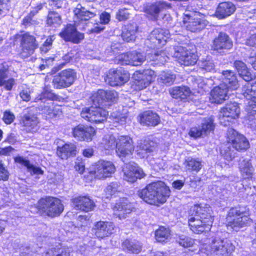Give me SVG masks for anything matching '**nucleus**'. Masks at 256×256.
Wrapping results in <instances>:
<instances>
[{
  "mask_svg": "<svg viewBox=\"0 0 256 256\" xmlns=\"http://www.w3.org/2000/svg\"><path fill=\"white\" fill-rule=\"evenodd\" d=\"M210 207L205 204L194 205L190 210L188 224L193 232L200 234L210 230L214 221Z\"/></svg>",
  "mask_w": 256,
  "mask_h": 256,
  "instance_id": "obj_1",
  "label": "nucleus"
},
{
  "mask_svg": "<svg viewBox=\"0 0 256 256\" xmlns=\"http://www.w3.org/2000/svg\"><path fill=\"white\" fill-rule=\"evenodd\" d=\"M170 194L169 188L162 181L152 182L138 192V196L145 202L156 206L164 203Z\"/></svg>",
  "mask_w": 256,
  "mask_h": 256,
  "instance_id": "obj_2",
  "label": "nucleus"
},
{
  "mask_svg": "<svg viewBox=\"0 0 256 256\" xmlns=\"http://www.w3.org/2000/svg\"><path fill=\"white\" fill-rule=\"evenodd\" d=\"M234 250V246L227 239L212 237L200 249L202 256H228Z\"/></svg>",
  "mask_w": 256,
  "mask_h": 256,
  "instance_id": "obj_3",
  "label": "nucleus"
},
{
  "mask_svg": "<svg viewBox=\"0 0 256 256\" xmlns=\"http://www.w3.org/2000/svg\"><path fill=\"white\" fill-rule=\"evenodd\" d=\"M250 210L246 206H238L230 209L228 218L227 227L236 232L248 226L252 223L250 217Z\"/></svg>",
  "mask_w": 256,
  "mask_h": 256,
  "instance_id": "obj_4",
  "label": "nucleus"
},
{
  "mask_svg": "<svg viewBox=\"0 0 256 256\" xmlns=\"http://www.w3.org/2000/svg\"><path fill=\"white\" fill-rule=\"evenodd\" d=\"M38 210L51 217L59 216L64 210L61 200L54 197L40 199L38 202Z\"/></svg>",
  "mask_w": 256,
  "mask_h": 256,
  "instance_id": "obj_5",
  "label": "nucleus"
},
{
  "mask_svg": "<svg viewBox=\"0 0 256 256\" xmlns=\"http://www.w3.org/2000/svg\"><path fill=\"white\" fill-rule=\"evenodd\" d=\"M172 52V56L182 65L186 66H193L198 60V56L194 52L182 46H177L174 48Z\"/></svg>",
  "mask_w": 256,
  "mask_h": 256,
  "instance_id": "obj_6",
  "label": "nucleus"
},
{
  "mask_svg": "<svg viewBox=\"0 0 256 256\" xmlns=\"http://www.w3.org/2000/svg\"><path fill=\"white\" fill-rule=\"evenodd\" d=\"M116 171V168L110 161L100 160L90 168V173L99 180L110 177Z\"/></svg>",
  "mask_w": 256,
  "mask_h": 256,
  "instance_id": "obj_7",
  "label": "nucleus"
},
{
  "mask_svg": "<svg viewBox=\"0 0 256 256\" xmlns=\"http://www.w3.org/2000/svg\"><path fill=\"white\" fill-rule=\"evenodd\" d=\"M240 108L238 104L236 102L227 104L221 109L220 114V122L221 124L226 126L233 120L238 117Z\"/></svg>",
  "mask_w": 256,
  "mask_h": 256,
  "instance_id": "obj_8",
  "label": "nucleus"
},
{
  "mask_svg": "<svg viewBox=\"0 0 256 256\" xmlns=\"http://www.w3.org/2000/svg\"><path fill=\"white\" fill-rule=\"evenodd\" d=\"M81 116L88 122L93 123H101L106 120L108 112L100 106L83 108Z\"/></svg>",
  "mask_w": 256,
  "mask_h": 256,
  "instance_id": "obj_9",
  "label": "nucleus"
},
{
  "mask_svg": "<svg viewBox=\"0 0 256 256\" xmlns=\"http://www.w3.org/2000/svg\"><path fill=\"white\" fill-rule=\"evenodd\" d=\"M134 150L132 138L128 136H118L116 142V152L123 160L124 158H130Z\"/></svg>",
  "mask_w": 256,
  "mask_h": 256,
  "instance_id": "obj_10",
  "label": "nucleus"
},
{
  "mask_svg": "<svg viewBox=\"0 0 256 256\" xmlns=\"http://www.w3.org/2000/svg\"><path fill=\"white\" fill-rule=\"evenodd\" d=\"M199 14L196 12L184 14L183 22L186 29L192 32H196L203 29L206 25V21L199 18Z\"/></svg>",
  "mask_w": 256,
  "mask_h": 256,
  "instance_id": "obj_11",
  "label": "nucleus"
},
{
  "mask_svg": "<svg viewBox=\"0 0 256 256\" xmlns=\"http://www.w3.org/2000/svg\"><path fill=\"white\" fill-rule=\"evenodd\" d=\"M76 72L72 69H67L62 71L56 75L52 83L56 88H64L71 86L76 79Z\"/></svg>",
  "mask_w": 256,
  "mask_h": 256,
  "instance_id": "obj_12",
  "label": "nucleus"
},
{
  "mask_svg": "<svg viewBox=\"0 0 256 256\" xmlns=\"http://www.w3.org/2000/svg\"><path fill=\"white\" fill-rule=\"evenodd\" d=\"M170 8V4L162 0L146 4L144 6V12L148 18L156 20L160 12Z\"/></svg>",
  "mask_w": 256,
  "mask_h": 256,
  "instance_id": "obj_13",
  "label": "nucleus"
},
{
  "mask_svg": "<svg viewBox=\"0 0 256 256\" xmlns=\"http://www.w3.org/2000/svg\"><path fill=\"white\" fill-rule=\"evenodd\" d=\"M38 47L36 38L28 33L21 36L20 55L21 58H26L31 56Z\"/></svg>",
  "mask_w": 256,
  "mask_h": 256,
  "instance_id": "obj_14",
  "label": "nucleus"
},
{
  "mask_svg": "<svg viewBox=\"0 0 256 256\" xmlns=\"http://www.w3.org/2000/svg\"><path fill=\"white\" fill-rule=\"evenodd\" d=\"M155 72L150 69L136 71L132 76L134 83L138 90L147 87L156 78Z\"/></svg>",
  "mask_w": 256,
  "mask_h": 256,
  "instance_id": "obj_15",
  "label": "nucleus"
},
{
  "mask_svg": "<svg viewBox=\"0 0 256 256\" xmlns=\"http://www.w3.org/2000/svg\"><path fill=\"white\" fill-rule=\"evenodd\" d=\"M242 94L248 100L247 110L253 116L256 112V83L246 84L242 88Z\"/></svg>",
  "mask_w": 256,
  "mask_h": 256,
  "instance_id": "obj_16",
  "label": "nucleus"
},
{
  "mask_svg": "<svg viewBox=\"0 0 256 256\" xmlns=\"http://www.w3.org/2000/svg\"><path fill=\"white\" fill-rule=\"evenodd\" d=\"M227 142L230 144L233 148L238 151L246 150L249 146L248 142L246 138L232 128L228 130Z\"/></svg>",
  "mask_w": 256,
  "mask_h": 256,
  "instance_id": "obj_17",
  "label": "nucleus"
},
{
  "mask_svg": "<svg viewBox=\"0 0 256 256\" xmlns=\"http://www.w3.org/2000/svg\"><path fill=\"white\" fill-rule=\"evenodd\" d=\"M130 78L128 72L122 69H110L106 78V81L111 86H120L126 82Z\"/></svg>",
  "mask_w": 256,
  "mask_h": 256,
  "instance_id": "obj_18",
  "label": "nucleus"
},
{
  "mask_svg": "<svg viewBox=\"0 0 256 256\" xmlns=\"http://www.w3.org/2000/svg\"><path fill=\"white\" fill-rule=\"evenodd\" d=\"M170 36L168 30L156 28L149 35L146 41V44L150 48L157 46L158 45H164L166 43L167 39Z\"/></svg>",
  "mask_w": 256,
  "mask_h": 256,
  "instance_id": "obj_19",
  "label": "nucleus"
},
{
  "mask_svg": "<svg viewBox=\"0 0 256 256\" xmlns=\"http://www.w3.org/2000/svg\"><path fill=\"white\" fill-rule=\"evenodd\" d=\"M124 179L128 182L133 183L137 179H140L145 176L143 170L134 163L126 164L123 168Z\"/></svg>",
  "mask_w": 256,
  "mask_h": 256,
  "instance_id": "obj_20",
  "label": "nucleus"
},
{
  "mask_svg": "<svg viewBox=\"0 0 256 256\" xmlns=\"http://www.w3.org/2000/svg\"><path fill=\"white\" fill-rule=\"evenodd\" d=\"M157 144L148 140H140L138 142L136 152L140 158H144L153 154L157 151Z\"/></svg>",
  "mask_w": 256,
  "mask_h": 256,
  "instance_id": "obj_21",
  "label": "nucleus"
},
{
  "mask_svg": "<svg viewBox=\"0 0 256 256\" xmlns=\"http://www.w3.org/2000/svg\"><path fill=\"white\" fill-rule=\"evenodd\" d=\"M72 134L78 140L89 142L95 134V130L92 126L78 124L73 128Z\"/></svg>",
  "mask_w": 256,
  "mask_h": 256,
  "instance_id": "obj_22",
  "label": "nucleus"
},
{
  "mask_svg": "<svg viewBox=\"0 0 256 256\" xmlns=\"http://www.w3.org/2000/svg\"><path fill=\"white\" fill-rule=\"evenodd\" d=\"M119 60L124 64H130L133 66H140L146 60V56L140 52L134 51L120 55Z\"/></svg>",
  "mask_w": 256,
  "mask_h": 256,
  "instance_id": "obj_23",
  "label": "nucleus"
},
{
  "mask_svg": "<svg viewBox=\"0 0 256 256\" xmlns=\"http://www.w3.org/2000/svg\"><path fill=\"white\" fill-rule=\"evenodd\" d=\"M232 46V42L226 33L220 32L218 36L214 40L212 49L222 53L224 50L231 49Z\"/></svg>",
  "mask_w": 256,
  "mask_h": 256,
  "instance_id": "obj_24",
  "label": "nucleus"
},
{
  "mask_svg": "<svg viewBox=\"0 0 256 256\" xmlns=\"http://www.w3.org/2000/svg\"><path fill=\"white\" fill-rule=\"evenodd\" d=\"M114 227L112 222L99 221L95 224L92 231L98 238H103L113 232Z\"/></svg>",
  "mask_w": 256,
  "mask_h": 256,
  "instance_id": "obj_25",
  "label": "nucleus"
},
{
  "mask_svg": "<svg viewBox=\"0 0 256 256\" xmlns=\"http://www.w3.org/2000/svg\"><path fill=\"white\" fill-rule=\"evenodd\" d=\"M231 91L232 90L220 84L212 90L210 100L212 103L221 104L228 98L229 92Z\"/></svg>",
  "mask_w": 256,
  "mask_h": 256,
  "instance_id": "obj_26",
  "label": "nucleus"
},
{
  "mask_svg": "<svg viewBox=\"0 0 256 256\" xmlns=\"http://www.w3.org/2000/svg\"><path fill=\"white\" fill-rule=\"evenodd\" d=\"M134 210V204L124 200L116 204L113 208L114 216L116 218H118L119 220L126 218L128 214Z\"/></svg>",
  "mask_w": 256,
  "mask_h": 256,
  "instance_id": "obj_27",
  "label": "nucleus"
},
{
  "mask_svg": "<svg viewBox=\"0 0 256 256\" xmlns=\"http://www.w3.org/2000/svg\"><path fill=\"white\" fill-rule=\"evenodd\" d=\"M61 38L66 41H70L78 44L84 39L82 34L78 32L74 26L68 24L64 30L60 33Z\"/></svg>",
  "mask_w": 256,
  "mask_h": 256,
  "instance_id": "obj_28",
  "label": "nucleus"
},
{
  "mask_svg": "<svg viewBox=\"0 0 256 256\" xmlns=\"http://www.w3.org/2000/svg\"><path fill=\"white\" fill-rule=\"evenodd\" d=\"M72 206L76 210L88 212L92 211L95 207L92 200L87 196H80L72 200Z\"/></svg>",
  "mask_w": 256,
  "mask_h": 256,
  "instance_id": "obj_29",
  "label": "nucleus"
},
{
  "mask_svg": "<svg viewBox=\"0 0 256 256\" xmlns=\"http://www.w3.org/2000/svg\"><path fill=\"white\" fill-rule=\"evenodd\" d=\"M221 78V84L231 90H235L240 86L236 74L231 70H224L222 73Z\"/></svg>",
  "mask_w": 256,
  "mask_h": 256,
  "instance_id": "obj_30",
  "label": "nucleus"
},
{
  "mask_svg": "<svg viewBox=\"0 0 256 256\" xmlns=\"http://www.w3.org/2000/svg\"><path fill=\"white\" fill-rule=\"evenodd\" d=\"M140 122L144 126H154L160 122V118L156 113L148 110L140 115Z\"/></svg>",
  "mask_w": 256,
  "mask_h": 256,
  "instance_id": "obj_31",
  "label": "nucleus"
},
{
  "mask_svg": "<svg viewBox=\"0 0 256 256\" xmlns=\"http://www.w3.org/2000/svg\"><path fill=\"white\" fill-rule=\"evenodd\" d=\"M238 168L244 179H252L254 168L252 166L250 160L244 158H240L239 161Z\"/></svg>",
  "mask_w": 256,
  "mask_h": 256,
  "instance_id": "obj_32",
  "label": "nucleus"
},
{
  "mask_svg": "<svg viewBox=\"0 0 256 256\" xmlns=\"http://www.w3.org/2000/svg\"><path fill=\"white\" fill-rule=\"evenodd\" d=\"M96 10L90 11L87 10L82 4H78L74 10V14L75 22H80L82 20H88L89 19L94 17L96 15Z\"/></svg>",
  "mask_w": 256,
  "mask_h": 256,
  "instance_id": "obj_33",
  "label": "nucleus"
},
{
  "mask_svg": "<svg viewBox=\"0 0 256 256\" xmlns=\"http://www.w3.org/2000/svg\"><path fill=\"white\" fill-rule=\"evenodd\" d=\"M76 153V147L72 143L66 144L62 146H58L57 155L62 160H66L70 156H74Z\"/></svg>",
  "mask_w": 256,
  "mask_h": 256,
  "instance_id": "obj_34",
  "label": "nucleus"
},
{
  "mask_svg": "<svg viewBox=\"0 0 256 256\" xmlns=\"http://www.w3.org/2000/svg\"><path fill=\"white\" fill-rule=\"evenodd\" d=\"M38 123L37 118L34 115H24L20 121L23 130L27 132H34L37 130Z\"/></svg>",
  "mask_w": 256,
  "mask_h": 256,
  "instance_id": "obj_35",
  "label": "nucleus"
},
{
  "mask_svg": "<svg viewBox=\"0 0 256 256\" xmlns=\"http://www.w3.org/2000/svg\"><path fill=\"white\" fill-rule=\"evenodd\" d=\"M236 10L235 6L230 2H224L220 4L216 14L219 18H223L231 15Z\"/></svg>",
  "mask_w": 256,
  "mask_h": 256,
  "instance_id": "obj_36",
  "label": "nucleus"
},
{
  "mask_svg": "<svg viewBox=\"0 0 256 256\" xmlns=\"http://www.w3.org/2000/svg\"><path fill=\"white\" fill-rule=\"evenodd\" d=\"M234 66L237 70L239 75L246 82L252 80L254 76L251 74L246 64L240 60H236L234 62Z\"/></svg>",
  "mask_w": 256,
  "mask_h": 256,
  "instance_id": "obj_37",
  "label": "nucleus"
},
{
  "mask_svg": "<svg viewBox=\"0 0 256 256\" xmlns=\"http://www.w3.org/2000/svg\"><path fill=\"white\" fill-rule=\"evenodd\" d=\"M14 162L26 166L28 171L32 174H42L43 171L39 167L35 166L23 156H18L14 158Z\"/></svg>",
  "mask_w": 256,
  "mask_h": 256,
  "instance_id": "obj_38",
  "label": "nucleus"
},
{
  "mask_svg": "<svg viewBox=\"0 0 256 256\" xmlns=\"http://www.w3.org/2000/svg\"><path fill=\"white\" fill-rule=\"evenodd\" d=\"M138 29V26L136 24H130L125 26L122 34L123 40L128 42L134 40Z\"/></svg>",
  "mask_w": 256,
  "mask_h": 256,
  "instance_id": "obj_39",
  "label": "nucleus"
},
{
  "mask_svg": "<svg viewBox=\"0 0 256 256\" xmlns=\"http://www.w3.org/2000/svg\"><path fill=\"white\" fill-rule=\"evenodd\" d=\"M170 95L174 98H186L190 94V88L186 86H176L170 90Z\"/></svg>",
  "mask_w": 256,
  "mask_h": 256,
  "instance_id": "obj_40",
  "label": "nucleus"
},
{
  "mask_svg": "<svg viewBox=\"0 0 256 256\" xmlns=\"http://www.w3.org/2000/svg\"><path fill=\"white\" fill-rule=\"evenodd\" d=\"M184 164L185 169L190 172H198L202 166L200 161L192 158H188Z\"/></svg>",
  "mask_w": 256,
  "mask_h": 256,
  "instance_id": "obj_41",
  "label": "nucleus"
},
{
  "mask_svg": "<svg viewBox=\"0 0 256 256\" xmlns=\"http://www.w3.org/2000/svg\"><path fill=\"white\" fill-rule=\"evenodd\" d=\"M124 248L128 252L134 254H138L142 250V245L138 241H130L126 240L123 242Z\"/></svg>",
  "mask_w": 256,
  "mask_h": 256,
  "instance_id": "obj_42",
  "label": "nucleus"
},
{
  "mask_svg": "<svg viewBox=\"0 0 256 256\" xmlns=\"http://www.w3.org/2000/svg\"><path fill=\"white\" fill-rule=\"evenodd\" d=\"M116 140L113 135L106 134L102 140L101 147L107 150L116 149Z\"/></svg>",
  "mask_w": 256,
  "mask_h": 256,
  "instance_id": "obj_43",
  "label": "nucleus"
},
{
  "mask_svg": "<svg viewBox=\"0 0 256 256\" xmlns=\"http://www.w3.org/2000/svg\"><path fill=\"white\" fill-rule=\"evenodd\" d=\"M198 66L200 69L206 72H212L215 70L214 60L210 57L200 60L198 62Z\"/></svg>",
  "mask_w": 256,
  "mask_h": 256,
  "instance_id": "obj_44",
  "label": "nucleus"
},
{
  "mask_svg": "<svg viewBox=\"0 0 256 256\" xmlns=\"http://www.w3.org/2000/svg\"><path fill=\"white\" fill-rule=\"evenodd\" d=\"M170 236V230L164 226H160L155 232L156 240L158 242H164Z\"/></svg>",
  "mask_w": 256,
  "mask_h": 256,
  "instance_id": "obj_45",
  "label": "nucleus"
},
{
  "mask_svg": "<svg viewBox=\"0 0 256 256\" xmlns=\"http://www.w3.org/2000/svg\"><path fill=\"white\" fill-rule=\"evenodd\" d=\"M176 79V76L170 72H162L158 76V80L159 82L166 85L173 84Z\"/></svg>",
  "mask_w": 256,
  "mask_h": 256,
  "instance_id": "obj_46",
  "label": "nucleus"
},
{
  "mask_svg": "<svg viewBox=\"0 0 256 256\" xmlns=\"http://www.w3.org/2000/svg\"><path fill=\"white\" fill-rule=\"evenodd\" d=\"M199 126L204 136L208 135L214 130V120L211 118L204 119L201 125Z\"/></svg>",
  "mask_w": 256,
  "mask_h": 256,
  "instance_id": "obj_47",
  "label": "nucleus"
},
{
  "mask_svg": "<svg viewBox=\"0 0 256 256\" xmlns=\"http://www.w3.org/2000/svg\"><path fill=\"white\" fill-rule=\"evenodd\" d=\"M104 90H99L92 94L90 98L94 104L96 105V106L97 104L99 106H106L104 101Z\"/></svg>",
  "mask_w": 256,
  "mask_h": 256,
  "instance_id": "obj_48",
  "label": "nucleus"
},
{
  "mask_svg": "<svg viewBox=\"0 0 256 256\" xmlns=\"http://www.w3.org/2000/svg\"><path fill=\"white\" fill-rule=\"evenodd\" d=\"M46 23L48 26H59L62 24L61 16L57 12H50L48 16Z\"/></svg>",
  "mask_w": 256,
  "mask_h": 256,
  "instance_id": "obj_49",
  "label": "nucleus"
},
{
  "mask_svg": "<svg viewBox=\"0 0 256 256\" xmlns=\"http://www.w3.org/2000/svg\"><path fill=\"white\" fill-rule=\"evenodd\" d=\"M45 256H70L68 248H52L46 253Z\"/></svg>",
  "mask_w": 256,
  "mask_h": 256,
  "instance_id": "obj_50",
  "label": "nucleus"
},
{
  "mask_svg": "<svg viewBox=\"0 0 256 256\" xmlns=\"http://www.w3.org/2000/svg\"><path fill=\"white\" fill-rule=\"evenodd\" d=\"M9 68L7 64L0 65V86L4 84L5 80L8 76Z\"/></svg>",
  "mask_w": 256,
  "mask_h": 256,
  "instance_id": "obj_51",
  "label": "nucleus"
},
{
  "mask_svg": "<svg viewBox=\"0 0 256 256\" xmlns=\"http://www.w3.org/2000/svg\"><path fill=\"white\" fill-rule=\"evenodd\" d=\"M43 7V4L41 3L38 4L36 6L33 8L32 10L30 12L28 16H26L23 20V24L24 25H27L30 23H31L32 20V18L36 14L39 10H42Z\"/></svg>",
  "mask_w": 256,
  "mask_h": 256,
  "instance_id": "obj_52",
  "label": "nucleus"
},
{
  "mask_svg": "<svg viewBox=\"0 0 256 256\" xmlns=\"http://www.w3.org/2000/svg\"><path fill=\"white\" fill-rule=\"evenodd\" d=\"M52 96H54L53 93L51 90H49L48 88H44L43 92L36 98L35 101L38 102L40 100L45 102L47 100H51Z\"/></svg>",
  "mask_w": 256,
  "mask_h": 256,
  "instance_id": "obj_53",
  "label": "nucleus"
},
{
  "mask_svg": "<svg viewBox=\"0 0 256 256\" xmlns=\"http://www.w3.org/2000/svg\"><path fill=\"white\" fill-rule=\"evenodd\" d=\"M105 104L107 102H114L118 98V93L114 90H104Z\"/></svg>",
  "mask_w": 256,
  "mask_h": 256,
  "instance_id": "obj_54",
  "label": "nucleus"
},
{
  "mask_svg": "<svg viewBox=\"0 0 256 256\" xmlns=\"http://www.w3.org/2000/svg\"><path fill=\"white\" fill-rule=\"evenodd\" d=\"M220 152L224 158L228 161L232 160L235 156V153L232 151L229 146L224 148Z\"/></svg>",
  "mask_w": 256,
  "mask_h": 256,
  "instance_id": "obj_55",
  "label": "nucleus"
},
{
  "mask_svg": "<svg viewBox=\"0 0 256 256\" xmlns=\"http://www.w3.org/2000/svg\"><path fill=\"white\" fill-rule=\"evenodd\" d=\"M15 118L14 114L9 110H6L3 114L2 120L7 124H12Z\"/></svg>",
  "mask_w": 256,
  "mask_h": 256,
  "instance_id": "obj_56",
  "label": "nucleus"
},
{
  "mask_svg": "<svg viewBox=\"0 0 256 256\" xmlns=\"http://www.w3.org/2000/svg\"><path fill=\"white\" fill-rule=\"evenodd\" d=\"M120 186L116 182H112L106 188L105 192L108 195L112 196L120 190Z\"/></svg>",
  "mask_w": 256,
  "mask_h": 256,
  "instance_id": "obj_57",
  "label": "nucleus"
},
{
  "mask_svg": "<svg viewBox=\"0 0 256 256\" xmlns=\"http://www.w3.org/2000/svg\"><path fill=\"white\" fill-rule=\"evenodd\" d=\"M178 242L181 246L184 248L190 247L194 243V240L192 238L184 236H182L180 238Z\"/></svg>",
  "mask_w": 256,
  "mask_h": 256,
  "instance_id": "obj_58",
  "label": "nucleus"
},
{
  "mask_svg": "<svg viewBox=\"0 0 256 256\" xmlns=\"http://www.w3.org/2000/svg\"><path fill=\"white\" fill-rule=\"evenodd\" d=\"M31 90L28 87L24 88L20 92V96L22 100L29 102L30 100Z\"/></svg>",
  "mask_w": 256,
  "mask_h": 256,
  "instance_id": "obj_59",
  "label": "nucleus"
},
{
  "mask_svg": "<svg viewBox=\"0 0 256 256\" xmlns=\"http://www.w3.org/2000/svg\"><path fill=\"white\" fill-rule=\"evenodd\" d=\"M188 134L191 137L195 138L204 136L200 126L192 128Z\"/></svg>",
  "mask_w": 256,
  "mask_h": 256,
  "instance_id": "obj_60",
  "label": "nucleus"
},
{
  "mask_svg": "<svg viewBox=\"0 0 256 256\" xmlns=\"http://www.w3.org/2000/svg\"><path fill=\"white\" fill-rule=\"evenodd\" d=\"M130 14L126 9L120 10L116 14V18L118 20L122 21L127 20L129 17Z\"/></svg>",
  "mask_w": 256,
  "mask_h": 256,
  "instance_id": "obj_61",
  "label": "nucleus"
},
{
  "mask_svg": "<svg viewBox=\"0 0 256 256\" xmlns=\"http://www.w3.org/2000/svg\"><path fill=\"white\" fill-rule=\"evenodd\" d=\"M9 173L4 166L2 160H0V180H6L8 179Z\"/></svg>",
  "mask_w": 256,
  "mask_h": 256,
  "instance_id": "obj_62",
  "label": "nucleus"
},
{
  "mask_svg": "<svg viewBox=\"0 0 256 256\" xmlns=\"http://www.w3.org/2000/svg\"><path fill=\"white\" fill-rule=\"evenodd\" d=\"M74 168L80 174H82L85 170L84 162L81 160L77 159L75 162Z\"/></svg>",
  "mask_w": 256,
  "mask_h": 256,
  "instance_id": "obj_63",
  "label": "nucleus"
},
{
  "mask_svg": "<svg viewBox=\"0 0 256 256\" xmlns=\"http://www.w3.org/2000/svg\"><path fill=\"white\" fill-rule=\"evenodd\" d=\"M154 56H157V58H158V63L162 64L165 62L168 58V57L166 55V52L162 51L154 52Z\"/></svg>",
  "mask_w": 256,
  "mask_h": 256,
  "instance_id": "obj_64",
  "label": "nucleus"
}]
</instances>
